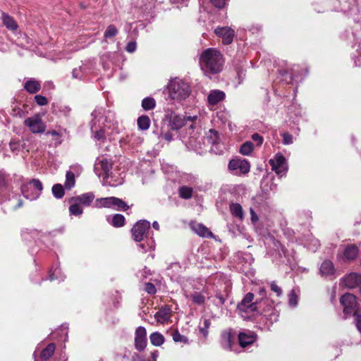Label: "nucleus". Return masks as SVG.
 Listing matches in <instances>:
<instances>
[{
  "label": "nucleus",
  "mask_w": 361,
  "mask_h": 361,
  "mask_svg": "<svg viewBox=\"0 0 361 361\" xmlns=\"http://www.w3.org/2000/svg\"><path fill=\"white\" fill-rule=\"evenodd\" d=\"M199 63L205 75H214L222 71L224 59L219 50L214 48H208L202 52Z\"/></svg>",
  "instance_id": "nucleus-1"
},
{
  "label": "nucleus",
  "mask_w": 361,
  "mask_h": 361,
  "mask_svg": "<svg viewBox=\"0 0 361 361\" xmlns=\"http://www.w3.org/2000/svg\"><path fill=\"white\" fill-rule=\"evenodd\" d=\"M92 119L90 125L92 136L94 140L104 142L106 140V128H109L110 126L105 124L102 121L103 126H101V121L103 117H105V122H111L114 120V114L108 111H105L102 107H97L91 114Z\"/></svg>",
  "instance_id": "nucleus-2"
},
{
  "label": "nucleus",
  "mask_w": 361,
  "mask_h": 361,
  "mask_svg": "<svg viewBox=\"0 0 361 361\" xmlns=\"http://www.w3.org/2000/svg\"><path fill=\"white\" fill-rule=\"evenodd\" d=\"M167 89L169 98L178 102L185 100L191 93L190 85L178 78L171 80L167 85Z\"/></svg>",
  "instance_id": "nucleus-3"
},
{
  "label": "nucleus",
  "mask_w": 361,
  "mask_h": 361,
  "mask_svg": "<svg viewBox=\"0 0 361 361\" xmlns=\"http://www.w3.org/2000/svg\"><path fill=\"white\" fill-rule=\"evenodd\" d=\"M340 302L343 307L345 319L353 315L356 327L361 333V314L357 306L355 296L351 293H345L341 298Z\"/></svg>",
  "instance_id": "nucleus-4"
},
{
  "label": "nucleus",
  "mask_w": 361,
  "mask_h": 361,
  "mask_svg": "<svg viewBox=\"0 0 361 361\" xmlns=\"http://www.w3.org/2000/svg\"><path fill=\"white\" fill-rule=\"evenodd\" d=\"M42 189V183L38 179H32L21 186L23 195L30 200H34L39 197Z\"/></svg>",
  "instance_id": "nucleus-5"
},
{
  "label": "nucleus",
  "mask_w": 361,
  "mask_h": 361,
  "mask_svg": "<svg viewBox=\"0 0 361 361\" xmlns=\"http://www.w3.org/2000/svg\"><path fill=\"white\" fill-rule=\"evenodd\" d=\"M228 170L234 176H240L250 172V162L240 158H235L230 160L228 164Z\"/></svg>",
  "instance_id": "nucleus-6"
},
{
  "label": "nucleus",
  "mask_w": 361,
  "mask_h": 361,
  "mask_svg": "<svg viewBox=\"0 0 361 361\" xmlns=\"http://www.w3.org/2000/svg\"><path fill=\"white\" fill-rule=\"evenodd\" d=\"M169 125L172 130H178L186 125L188 121L193 122L197 120V116H180L171 112L167 114Z\"/></svg>",
  "instance_id": "nucleus-7"
},
{
  "label": "nucleus",
  "mask_w": 361,
  "mask_h": 361,
  "mask_svg": "<svg viewBox=\"0 0 361 361\" xmlns=\"http://www.w3.org/2000/svg\"><path fill=\"white\" fill-rule=\"evenodd\" d=\"M255 295L247 293L237 305L238 311L242 312H254L258 311V301H254Z\"/></svg>",
  "instance_id": "nucleus-8"
},
{
  "label": "nucleus",
  "mask_w": 361,
  "mask_h": 361,
  "mask_svg": "<svg viewBox=\"0 0 361 361\" xmlns=\"http://www.w3.org/2000/svg\"><path fill=\"white\" fill-rule=\"evenodd\" d=\"M150 228V224L146 220L137 221L132 228L131 233L133 239L140 242L146 237L147 232Z\"/></svg>",
  "instance_id": "nucleus-9"
},
{
  "label": "nucleus",
  "mask_w": 361,
  "mask_h": 361,
  "mask_svg": "<svg viewBox=\"0 0 361 361\" xmlns=\"http://www.w3.org/2000/svg\"><path fill=\"white\" fill-rule=\"evenodd\" d=\"M269 162L271 169L279 176H282L288 170L286 160L282 154H277Z\"/></svg>",
  "instance_id": "nucleus-10"
},
{
  "label": "nucleus",
  "mask_w": 361,
  "mask_h": 361,
  "mask_svg": "<svg viewBox=\"0 0 361 361\" xmlns=\"http://www.w3.org/2000/svg\"><path fill=\"white\" fill-rule=\"evenodd\" d=\"M24 123L32 133H42L45 130V125L38 116L26 118Z\"/></svg>",
  "instance_id": "nucleus-11"
},
{
  "label": "nucleus",
  "mask_w": 361,
  "mask_h": 361,
  "mask_svg": "<svg viewBox=\"0 0 361 361\" xmlns=\"http://www.w3.org/2000/svg\"><path fill=\"white\" fill-rule=\"evenodd\" d=\"M135 348L138 351H143L147 343V331L145 327L139 326L135 330Z\"/></svg>",
  "instance_id": "nucleus-12"
},
{
  "label": "nucleus",
  "mask_w": 361,
  "mask_h": 361,
  "mask_svg": "<svg viewBox=\"0 0 361 361\" xmlns=\"http://www.w3.org/2000/svg\"><path fill=\"white\" fill-rule=\"evenodd\" d=\"M215 34L222 38L224 44H230L233 39L234 30L228 27H217L214 30Z\"/></svg>",
  "instance_id": "nucleus-13"
},
{
  "label": "nucleus",
  "mask_w": 361,
  "mask_h": 361,
  "mask_svg": "<svg viewBox=\"0 0 361 361\" xmlns=\"http://www.w3.org/2000/svg\"><path fill=\"white\" fill-rule=\"evenodd\" d=\"M298 68V66L293 65L291 67L280 68L278 70V72L281 76L284 78V80H286L287 83H291L295 78L298 76L297 72Z\"/></svg>",
  "instance_id": "nucleus-14"
},
{
  "label": "nucleus",
  "mask_w": 361,
  "mask_h": 361,
  "mask_svg": "<svg viewBox=\"0 0 361 361\" xmlns=\"http://www.w3.org/2000/svg\"><path fill=\"white\" fill-rule=\"evenodd\" d=\"M238 340L240 345L243 348L252 344L256 340V335L255 333L247 331L240 332L238 335Z\"/></svg>",
  "instance_id": "nucleus-15"
},
{
  "label": "nucleus",
  "mask_w": 361,
  "mask_h": 361,
  "mask_svg": "<svg viewBox=\"0 0 361 361\" xmlns=\"http://www.w3.org/2000/svg\"><path fill=\"white\" fill-rule=\"evenodd\" d=\"M336 269L333 262L330 260H324L319 268V274L323 277L334 276Z\"/></svg>",
  "instance_id": "nucleus-16"
},
{
  "label": "nucleus",
  "mask_w": 361,
  "mask_h": 361,
  "mask_svg": "<svg viewBox=\"0 0 361 361\" xmlns=\"http://www.w3.org/2000/svg\"><path fill=\"white\" fill-rule=\"evenodd\" d=\"M95 196L93 192H85L73 197L71 201H77L80 204L89 207L93 202Z\"/></svg>",
  "instance_id": "nucleus-17"
},
{
  "label": "nucleus",
  "mask_w": 361,
  "mask_h": 361,
  "mask_svg": "<svg viewBox=\"0 0 361 361\" xmlns=\"http://www.w3.org/2000/svg\"><path fill=\"white\" fill-rule=\"evenodd\" d=\"M359 252V248L357 245L350 244L345 246L343 250V257L345 259L351 261L355 259Z\"/></svg>",
  "instance_id": "nucleus-18"
},
{
  "label": "nucleus",
  "mask_w": 361,
  "mask_h": 361,
  "mask_svg": "<svg viewBox=\"0 0 361 361\" xmlns=\"http://www.w3.org/2000/svg\"><path fill=\"white\" fill-rule=\"evenodd\" d=\"M225 98V93L219 90H212L207 97L208 103L215 105Z\"/></svg>",
  "instance_id": "nucleus-19"
},
{
  "label": "nucleus",
  "mask_w": 361,
  "mask_h": 361,
  "mask_svg": "<svg viewBox=\"0 0 361 361\" xmlns=\"http://www.w3.org/2000/svg\"><path fill=\"white\" fill-rule=\"evenodd\" d=\"M24 88L27 92L35 94L40 90L41 85L39 81L34 78H30L24 84Z\"/></svg>",
  "instance_id": "nucleus-20"
},
{
  "label": "nucleus",
  "mask_w": 361,
  "mask_h": 361,
  "mask_svg": "<svg viewBox=\"0 0 361 361\" xmlns=\"http://www.w3.org/2000/svg\"><path fill=\"white\" fill-rule=\"evenodd\" d=\"M191 228L200 236L208 238L213 235L212 233L203 224H194L191 226Z\"/></svg>",
  "instance_id": "nucleus-21"
},
{
  "label": "nucleus",
  "mask_w": 361,
  "mask_h": 361,
  "mask_svg": "<svg viewBox=\"0 0 361 361\" xmlns=\"http://www.w3.org/2000/svg\"><path fill=\"white\" fill-rule=\"evenodd\" d=\"M130 208V207L123 200L113 197L111 201V208L112 209L117 211H126Z\"/></svg>",
  "instance_id": "nucleus-22"
},
{
  "label": "nucleus",
  "mask_w": 361,
  "mask_h": 361,
  "mask_svg": "<svg viewBox=\"0 0 361 361\" xmlns=\"http://www.w3.org/2000/svg\"><path fill=\"white\" fill-rule=\"evenodd\" d=\"M113 197L97 198L93 204L95 208H111Z\"/></svg>",
  "instance_id": "nucleus-23"
},
{
  "label": "nucleus",
  "mask_w": 361,
  "mask_h": 361,
  "mask_svg": "<svg viewBox=\"0 0 361 361\" xmlns=\"http://www.w3.org/2000/svg\"><path fill=\"white\" fill-rule=\"evenodd\" d=\"M2 20L4 25L7 27V29L14 31L18 28L17 23L11 16L6 13H3Z\"/></svg>",
  "instance_id": "nucleus-24"
},
{
  "label": "nucleus",
  "mask_w": 361,
  "mask_h": 361,
  "mask_svg": "<svg viewBox=\"0 0 361 361\" xmlns=\"http://www.w3.org/2000/svg\"><path fill=\"white\" fill-rule=\"evenodd\" d=\"M221 345L224 349H231L232 346V335L230 332L224 331L221 334Z\"/></svg>",
  "instance_id": "nucleus-25"
},
{
  "label": "nucleus",
  "mask_w": 361,
  "mask_h": 361,
  "mask_svg": "<svg viewBox=\"0 0 361 361\" xmlns=\"http://www.w3.org/2000/svg\"><path fill=\"white\" fill-rule=\"evenodd\" d=\"M149 340L153 345L160 346L164 342V337L161 333L156 331L150 334Z\"/></svg>",
  "instance_id": "nucleus-26"
},
{
  "label": "nucleus",
  "mask_w": 361,
  "mask_h": 361,
  "mask_svg": "<svg viewBox=\"0 0 361 361\" xmlns=\"http://www.w3.org/2000/svg\"><path fill=\"white\" fill-rule=\"evenodd\" d=\"M169 316L170 309L166 307L161 309L155 314V318L160 323L166 322L169 318Z\"/></svg>",
  "instance_id": "nucleus-27"
},
{
  "label": "nucleus",
  "mask_w": 361,
  "mask_h": 361,
  "mask_svg": "<svg viewBox=\"0 0 361 361\" xmlns=\"http://www.w3.org/2000/svg\"><path fill=\"white\" fill-rule=\"evenodd\" d=\"M55 345L49 343L44 349L42 350L40 357L44 360H48L55 351Z\"/></svg>",
  "instance_id": "nucleus-28"
},
{
  "label": "nucleus",
  "mask_w": 361,
  "mask_h": 361,
  "mask_svg": "<svg viewBox=\"0 0 361 361\" xmlns=\"http://www.w3.org/2000/svg\"><path fill=\"white\" fill-rule=\"evenodd\" d=\"M193 194V189L191 187L188 186H181L178 189V195L179 197L188 200L190 199L192 197Z\"/></svg>",
  "instance_id": "nucleus-29"
},
{
  "label": "nucleus",
  "mask_w": 361,
  "mask_h": 361,
  "mask_svg": "<svg viewBox=\"0 0 361 361\" xmlns=\"http://www.w3.org/2000/svg\"><path fill=\"white\" fill-rule=\"evenodd\" d=\"M89 69L86 66H80L79 68H74L72 71V76L73 78L82 79L85 74L89 72Z\"/></svg>",
  "instance_id": "nucleus-30"
},
{
  "label": "nucleus",
  "mask_w": 361,
  "mask_h": 361,
  "mask_svg": "<svg viewBox=\"0 0 361 361\" xmlns=\"http://www.w3.org/2000/svg\"><path fill=\"white\" fill-rule=\"evenodd\" d=\"M52 109L54 114H61L63 116H68L71 111V109L65 105L54 103Z\"/></svg>",
  "instance_id": "nucleus-31"
},
{
  "label": "nucleus",
  "mask_w": 361,
  "mask_h": 361,
  "mask_svg": "<svg viewBox=\"0 0 361 361\" xmlns=\"http://www.w3.org/2000/svg\"><path fill=\"white\" fill-rule=\"evenodd\" d=\"M75 184V174L72 171H68L66 174V181L64 183V187L67 190H71L72 188L74 187Z\"/></svg>",
  "instance_id": "nucleus-32"
},
{
  "label": "nucleus",
  "mask_w": 361,
  "mask_h": 361,
  "mask_svg": "<svg viewBox=\"0 0 361 361\" xmlns=\"http://www.w3.org/2000/svg\"><path fill=\"white\" fill-rule=\"evenodd\" d=\"M230 210H231V214L234 216L238 217L240 219H243V208L240 204L232 203L230 205Z\"/></svg>",
  "instance_id": "nucleus-33"
},
{
  "label": "nucleus",
  "mask_w": 361,
  "mask_h": 361,
  "mask_svg": "<svg viewBox=\"0 0 361 361\" xmlns=\"http://www.w3.org/2000/svg\"><path fill=\"white\" fill-rule=\"evenodd\" d=\"M125 221L126 219L123 215L116 214L112 216L111 221L110 223L114 227H121L124 226Z\"/></svg>",
  "instance_id": "nucleus-34"
},
{
  "label": "nucleus",
  "mask_w": 361,
  "mask_h": 361,
  "mask_svg": "<svg viewBox=\"0 0 361 361\" xmlns=\"http://www.w3.org/2000/svg\"><path fill=\"white\" fill-rule=\"evenodd\" d=\"M254 149V145L251 141H246L240 149V153L243 155H250Z\"/></svg>",
  "instance_id": "nucleus-35"
},
{
  "label": "nucleus",
  "mask_w": 361,
  "mask_h": 361,
  "mask_svg": "<svg viewBox=\"0 0 361 361\" xmlns=\"http://www.w3.org/2000/svg\"><path fill=\"white\" fill-rule=\"evenodd\" d=\"M150 120L147 116H141L137 118L138 128L142 130H146L149 128Z\"/></svg>",
  "instance_id": "nucleus-36"
},
{
  "label": "nucleus",
  "mask_w": 361,
  "mask_h": 361,
  "mask_svg": "<svg viewBox=\"0 0 361 361\" xmlns=\"http://www.w3.org/2000/svg\"><path fill=\"white\" fill-rule=\"evenodd\" d=\"M118 33V29L114 25H109L106 27V29L104 33V38L105 39H111L116 36Z\"/></svg>",
  "instance_id": "nucleus-37"
},
{
  "label": "nucleus",
  "mask_w": 361,
  "mask_h": 361,
  "mask_svg": "<svg viewBox=\"0 0 361 361\" xmlns=\"http://www.w3.org/2000/svg\"><path fill=\"white\" fill-rule=\"evenodd\" d=\"M156 106V102L154 98L147 97L142 99V107L145 111H149L153 109Z\"/></svg>",
  "instance_id": "nucleus-38"
},
{
  "label": "nucleus",
  "mask_w": 361,
  "mask_h": 361,
  "mask_svg": "<svg viewBox=\"0 0 361 361\" xmlns=\"http://www.w3.org/2000/svg\"><path fill=\"white\" fill-rule=\"evenodd\" d=\"M207 140L211 145L217 144L219 141V133L214 129H210L207 133Z\"/></svg>",
  "instance_id": "nucleus-39"
},
{
  "label": "nucleus",
  "mask_w": 361,
  "mask_h": 361,
  "mask_svg": "<svg viewBox=\"0 0 361 361\" xmlns=\"http://www.w3.org/2000/svg\"><path fill=\"white\" fill-rule=\"evenodd\" d=\"M51 190L53 195L57 199H61L64 195V189L61 184H54L52 187Z\"/></svg>",
  "instance_id": "nucleus-40"
},
{
  "label": "nucleus",
  "mask_w": 361,
  "mask_h": 361,
  "mask_svg": "<svg viewBox=\"0 0 361 361\" xmlns=\"http://www.w3.org/2000/svg\"><path fill=\"white\" fill-rule=\"evenodd\" d=\"M73 203L69 207L70 214L75 216H79L82 214V209L77 201H73Z\"/></svg>",
  "instance_id": "nucleus-41"
},
{
  "label": "nucleus",
  "mask_w": 361,
  "mask_h": 361,
  "mask_svg": "<svg viewBox=\"0 0 361 361\" xmlns=\"http://www.w3.org/2000/svg\"><path fill=\"white\" fill-rule=\"evenodd\" d=\"M190 298L194 303L197 305H202L205 301L204 296L198 292H195L191 294Z\"/></svg>",
  "instance_id": "nucleus-42"
},
{
  "label": "nucleus",
  "mask_w": 361,
  "mask_h": 361,
  "mask_svg": "<svg viewBox=\"0 0 361 361\" xmlns=\"http://www.w3.org/2000/svg\"><path fill=\"white\" fill-rule=\"evenodd\" d=\"M172 336H173V340L176 343H178V342H182L184 343H188V338L186 336L181 335L178 331H176L175 332H173Z\"/></svg>",
  "instance_id": "nucleus-43"
},
{
  "label": "nucleus",
  "mask_w": 361,
  "mask_h": 361,
  "mask_svg": "<svg viewBox=\"0 0 361 361\" xmlns=\"http://www.w3.org/2000/svg\"><path fill=\"white\" fill-rule=\"evenodd\" d=\"M100 164H101L102 171L106 174V176L107 178H109V173L111 169V164L106 159H103L101 161Z\"/></svg>",
  "instance_id": "nucleus-44"
},
{
  "label": "nucleus",
  "mask_w": 361,
  "mask_h": 361,
  "mask_svg": "<svg viewBox=\"0 0 361 361\" xmlns=\"http://www.w3.org/2000/svg\"><path fill=\"white\" fill-rule=\"evenodd\" d=\"M211 322L209 319H203V326L200 327V331L204 337H206L208 334V329L209 328Z\"/></svg>",
  "instance_id": "nucleus-45"
},
{
  "label": "nucleus",
  "mask_w": 361,
  "mask_h": 361,
  "mask_svg": "<svg viewBox=\"0 0 361 361\" xmlns=\"http://www.w3.org/2000/svg\"><path fill=\"white\" fill-rule=\"evenodd\" d=\"M215 298L216 300L214 302V305L217 307H221L224 305L226 298L224 296L219 292H216L215 294Z\"/></svg>",
  "instance_id": "nucleus-46"
},
{
  "label": "nucleus",
  "mask_w": 361,
  "mask_h": 361,
  "mask_svg": "<svg viewBox=\"0 0 361 361\" xmlns=\"http://www.w3.org/2000/svg\"><path fill=\"white\" fill-rule=\"evenodd\" d=\"M182 180L185 183H188L190 185H194L197 183V178L192 174H185L182 177Z\"/></svg>",
  "instance_id": "nucleus-47"
},
{
  "label": "nucleus",
  "mask_w": 361,
  "mask_h": 361,
  "mask_svg": "<svg viewBox=\"0 0 361 361\" xmlns=\"http://www.w3.org/2000/svg\"><path fill=\"white\" fill-rule=\"evenodd\" d=\"M35 101L39 106H44L48 103L47 99L40 94H37L35 97Z\"/></svg>",
  "instance_id": "nucleus-48"
},
{
  "label": "nucleus",
  "mask_w": 361,
  "mask_h": 361,
  "mask_svg": "<svg viewBox=\"0 0 361 361\" xmlns=\"http://www.w3.org/2000/svg\"><path fill=\"white\" fill-rule=\"evenodd\" d=\"M145 290L150 295H154L157 293L155 286L152 283H146L145 286Z\"/></svg>",
  "instance_id": "nucleus-49"
},
{
  "label": "nucleus",
  "mask_w": 361,
  "mask_h": 361,
  "mask_svg": "<svg viewBox=\"0 0 361 361\" xmlns=\"http://www.w3.org/2000/svg\"><path fill=\"white\" fill-rule=\"evenodd\" d=\"M283 143L284 145H290L293 143V135L288 133H284L282 135Z\"/></svg>",
  "instance_id": "nucleus-50"
},
{
  "label": "nucleus",
  "mask_w": 361,
  "mask_h": 361,
  "mask_svg": "<svg viewBox=\"0 0 361 361\" xmlns=\"http://www.w3.org/2000/svg\"><path fill=\"white\" fill-rule=\"evenodd\" d=\"M270 288L272 291L276 293L277 296H281L282 294V289L274 281L270 284Z\"/></svg>",
  "instance_id": "nucleus-51"
},
{
  "label": "nucleus",
  "mask_w": 361,
  "mask_h": 361,
  "mask_svg": "<svg viewBox=\"0 0 361 361\" xmlns=\"http://www.w3.org/2000/svg\"><path fill=\"white\" fill-rule=\"evenodd\" d=\"M353 35H354L356 44L357 43L358 44V47L357 49V58H358V61H360V63H361V36L357 37L354 33H353Z\"/></svg>",
  "instance_id": "nucleus-52"
},
{
  "label": "nucleus",
  "mask_w": 361,
  "mask_h": 361,
  "mask_svg": "<svg viewBox=\"0 0 361 361\" xmlns=\"http://www.w3.org/2000/svg\"><path fill=\"white\" fill-rule=\"evenodd\" d=\"M252 140L256 142V145L257 146H261V145L262 144L263 141H264V138L262 136H261L258 133H254L252 135Z\"/></svg>",
  "instance_id": "nucleus-53"
},
{
  "label": "nucleus",
  "mask_w": 361,
  "mask_h": 361,
  "mask_svg": "<svg viewBox=\"0 0 361 361\" xmlns=\"http://www.w3.org/2000/svg\"><path fill=\"white\" fill-rule=\"evenodd\" d=\"M210 2L218 8H222L226 5V0H210Z\"/></svg>",
  "instance_id": "nucleus-54"
},
{
  "label": "nucleus",
  "mask_w": 361,
  "mask_h": 361,
  "mask_svg": "<svg viewBox=\"0 0 361 361\" xmlns=\"http://www.w3.org/2000/svg\"><path fill=\"white\" fill-rule=\"evenodd\" d=\"M137 48L135 42H129L126 47V50L129 53H133Z\"/></svg>",
  "instance_id": "nucleus-55"
},
{
  "label": "nucleus",
  "mask_w": 361,
  "mask_h": 361,
  "mask_svg": "<svg viewBox=\"0 0 361 361\" xmlns=\"http://www.w3.org/2000/svg\"><path fill=\"white\" fill-rule=\"evenodd\" d=\"M297 295L295 294L294 291L293 290L290 294L289 295V305L290 306H295L297 305Z\"/></svg>",
  "instance_id": "nucleus-56"
},
{
  "label": "nucleus",
  "mask_w": 361,
  "mask_h": 361,
  "mask_svg": "<svg viewBox=\"0 0 361 361\" xmlns=\"http://www.w3.org/2000/svg\"><path fill=\"white\" fill-rule=\"evenodd\" d=\"M137 357H138L139 361H157V358L158 357V351L154 350V352H152L151 353V357H152V360H150L149 359H145V358L139 357V356H137Z\"/></svg>",
  "instance_id": "nucleus-57"
},
{
  "label": "nucleus",
  "mask_w": 361,
  "mask_h": 361,
  "mask_svg": "<svg viewBox=\"0 0 361 361\" xmlns=\"http://www.w3.org/2000/svg\"><path fill=\"white\" fill-rule=\"evenodd\" d=\"M6 180L4 175H0V190L4 192L6 189Z\"/></svg>",
  "instance_id": "nucleus-58"
},
{
  "label": "nucleus",
  "mask_w": 361,
  "mask_h": 361,
  "mask_svg": "<svg viewBox=\"0 0 361 361\" xmlns=\"http://www.w3.org/2000/svg\"><path fill=\"white\" fill-rule=\"evenodd\" d=\"M25 234H30L32 237L35 238L39 235V232L37 230H31L30 232H28V229L23 231L22 235L25 237Z\"/></svg>",
  "instance_id": "nucleus-59"
},
{
  "label": "nucleus",
  "mask_w": 361,
  "mask_h": 361,
  "mask_svg": "<svg viewBox=\"0 0 361 361\" xmlns=\"http://www.w3.org/2000/svg\"><path fill=\"white\" fill-rule=\"evenodd\" d=\"M250 214H251V221L252 223H255L258 221V216L254 209L252 208H250Z\"/></svg>",
  "instance_id": "nucleus-60"
},
{
  "label": "nucleus",
  "mask_w": 361,
  "mask_h": 361,
  "mask_svg": "<svg viewBox=\"0 0 361 361\" xmlns=\"http://www.w3.org/2000/svg\"><path fill=\"white\" fill-rule=\"evenodd\" d=\"M60 272V270L58 269H55V270L54 271V272L51 273L49 274V279L50 281H53V280H55V279H57L58 277H57V274Z\"/></svg>",
  "instance_id": "nucleus-61"
},
{
  "label": "nucleus",
  "mask_w": 361,
  "mask_h": 361,
  "mask_svg": "<svg viewBox=\"0 0 361 361\" xmlns=\"http://www.w3.org/2000/svg\"><path fill=\"white\" fill-rule=\"evenodd\" d=\"M162 136H163V137H164L166 140H167V141H169V142L171 141V140H172V139H173V135H172V133H170V132H167V133H164Z\"/></svg>",
  "instance_id": "nucleus-62"
},
{
  "label": "nucleus",
  "mask_w": 361,
  "mask_h": 361,
  "mask_svg": "<svg viewBox=\"0 0 361 361\" xmlns=\"http://www.w3.org/2000/svg\"><path fill=\"white\" fill-rule=\"evenodd\" d=\"M47 135H51L52 136H59V134L56 130H50L47 133Z\"/></svg>",
  "instance_id": "nucleus-63"
},
{
  "label": "nucleus",
  "mask_w": 361,
  "mask_h": 361,
  "mask_svg": "<svg viewBox=\"0 0 361 361\" xmlns=\"http://www.w3.org/2000/svg\"><path fill=\"white\" fill-rule=\"evenodd\" d=\"M259 295L263 298L266 295V290L264 288H260L259 291Z\"/></svg>",
  "instance_id": "nucleus-64"
}]
</instances>
